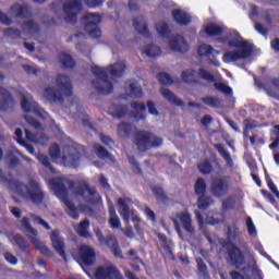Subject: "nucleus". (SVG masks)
<instances>
[{
    "mask_svg": "<svg viewBox=\"0 0 279 279\" xmlns=\"http://www.w3.org/2000/svg\"><path fill=\"white\" fill-rule=\"evenodd\" d=\"M24 71L28 74V75H38V73H40V69L32 66V65H23Z\"/></svg>",
    "mask_w": 279,
    "mask_h": 279,
    "instance_id": "obj_59",
    "label": "nucleus"
},
{
    "mask_svg": "<svg viewBox=\"0 0 279 279\" xmlns=\"http://www.w3.org/2000/svg\"><path fill=\"white\" fill-rule=\"evenodd\" d=\"M9 14L12 19H29L32 11L27 4L15 3L9 9Z\"/></svg>",
    "mask_w": 279,
    "mask_h": 279,
    "instance_id": "obj_18",
    "label": "nucleus"
},
{
    "mask_svg": "<svg viewBox=\"0 0 279 279\" xmlns=\"http://www.w3.org/2000/svg\"><path fill=\"white\" fill-rule=\"evenodd\" d=\"M14 106L12 94L3 87H0V110H8Z\"/></svg>",
    "mask_w": 279,
    "mask_h": 279,
    "instance_id": "obj_24",
    "label": "nucleus"
},
{
    "mask_svg": "<svg viewBox=\"0 0 279 279\" xmlns=\"http://www.w3.org/2000/svg\"><path fill=\"white\" fill-rule=\"evenodd\" d=\"M133 143L138 151H147L151 147H160L162 145V137H158L149 131H137L133 135Z\"/></svg>",
    "mask_w": 279,
    "mask_h": 279,
    "instance_id": "obj_7",
    "label": "nucleus"
},
{
    "mask_svg": "<svg viewBox=\"0 0 279 279\" xmlns=\"http://www.w3.org/2000/svg\"><path fill=\"white\" fill-rule=\"evenodd\" d=\"M181 77L183 82H186L187 84H193V82H197V72L189 69L182 72Z\"/></svg>",
    "mask_w": 279,
    "mask_h": 279,
    "instance_id": "obj_37",
    "label": "nucleus"
},
{
    "mask_svg": "<svg viewBox=\"0 0 279 279\" xmlns=\"http://www.w3.org/2000/svg\"><path fill=\"white\" fill-rule=\"evenodd\" d=\"M109 215H110L109 225L111 226V228H116V229L121 228V219H119V215H117V210L112 205L109 207Z\"/></svg>",
    "mask_w": 279,
    "mask_h": 279,
    "instance_id": "obj_33",
    "label": "nucleus"
},
{
    "mask_svg": "<svg viewBox=\"0 0 279 279\" xmlns=\"http://www.w3.org/2000/svg\"><path fill=\"white\" fill-rule=\"evenodd\" d=\"M51 190L54 195L62 199L66 206L68 215L72 217V219H80V214H77V208L75 205L69 199V191L76 195V197H82L84 202L87 204H97L100 197L95 189L89 187L88 183L83 182L78 185L69 179L65 178H54L50 180Z\"/></svg>",
    "mask_w": 279,
    "mask_h": 279,
    "instance_id": "obj_1",
    "label": "nucleus"
},
{
    "mask_svg": "<svg viewBox=\"0 0 279 279\" xmlns=\"http://www.w3.org/2000/svg\"><path fill=\"white\" fill-rule=\"evenodd\" d=\"M125 90L130 97H143V89L136 81H129L125 84Z\"/></svg>",
    "mask_w": 279,
    "mask_h": 279,
    "instance_id": "obj_27",
    "label": "nucleus"
},
{
    "mask_svg": "<svg viewBox=\"0 0 279 279\" xmlns=\"http://www.w3.org/2000/svg\"><path fill=\"white\" fill-rule=\"evenodd\" d=\"M131 108H133L132 116L135 121H143V119H145V105L141 102H132Z\"/></svg>",
    "mask_w": 279,
    "mask_h": 279,
    "instance_id": "obj_30",
    "label": "nucleus"
},
{
    "mask_svg": "<svg viewBox=\"0 0 279 279\" xmlns=\"http://www.w3.org/2000/svg\"><path fill=\"white\" fill-rule=\"evenodd\" d=\"M158 81L160 82V84H163L166 86H171V84L175 83L173 82V78H171V76L165 72L158 74Z\"/></svg>",
    "mask_w": 279,
    "mask_h": 279,
    "instance_id": "obj_47",
    "label": "nucleus"
},
{
    "mask_svg": "<svg viewBox=\"0 0 279 279\" xmlns=\"http://www.w3.org/2000/svg\"><path fill=\"white\" fill-rule=\"evenodd\" d=\"M85 154L86 149L80 144L65 145L62 149V162L64 167H78Z\"/></svg>",
    "mask_w": 279,
    "mask_h": 279,
    "instance_id": "obj_9",
    "label": "nucleus"
},
{
    "mask_svg": "<svg viewBox=\"0 0 279 279\" xmlns=\"http://www.w3.org/2000/svg\"><path fill=\"white\" fill-rule=\"evenodd\" d=\"M198 169L203 175H208V173L213 172V165H210V161L205 160L198 165Z\"/></svg>",
    "mask_w": 279,
    "mask_h": 279,
    "instance_id": "obj_45",
    "label": "nucleus"
},
{
    "mask_svg": "<svg viewBox=\"0 0 279 279\" xmlns=\"http://www.w3.org/2000/svg\"><path fill=\"white\" fill-rule=\"evenodd\" d=\"M102 245H107L109 250H111L113 256L116 258H123V254L121 253V247H119V242L117 241V236L110 234L105 239V242Z\"/></svg>",
    "mask_w": 279,
    "mask_h": 279,
    "instance_id": "obj_22",
    "label": "nucleus"
},
{
    "mask_svg": "<svg viewBox=\"0 0 279 279\" xmlns=\"http://www.w3.org/2000/svg\"><path fill=\"white\" fill-rule=\"evenodd\" d=\"M213 204H215V199H213L210 196L203 194L198 197L197 206L201 210H206V208L213 206Z\"/></svg>",
    "mask_w": 279,
    "mask_h": 279,
    "instance_id": "obj_36",
    "label": "nucleus"
},
{
    "mask_svg": "<svg viewBox=\"0 0 279 279\" xmlns=\"http://www.w3.org/2000/svg\"><path fill=\"white\" fill-rule=\"evenodd\" d=\"M94 149H95L98 158H102L104 160H106V158L109 160H114V157H112V155L110 153H108V150H106V148H104V146L96 144L94 146Z\"/></svg>",
    "mask_w": 279,
    "mask_h": 279,
    "instance_id": "obj_40",
    "label": "nucleus"
},
{
    "mask_svg": "<svg viewBox=\"0 0 279 279\" xmlns=\"http://www.w3.org/2000/svg\"><path fill=\"white\" fill-rule=\"evenodd\" d=\"M73 95V85L66 74H59L54 78V84L48 85L44 90V98L50 104H63L64 97Z\"/></svg>",
    "mask_w": 279,
    "mask_h": 279,
    "instance_id": "obj_5",
    "label": "nucleus"
},
{
    "mask_svg": "<svg viewBox=\"0 0 279 279\" xmlns=\"http://www.w3.org/2000/svg\"><path fill=\"white\" fill-rule=\"evenodd\" d=\"M226 28L221 25H217L215 23L208 24L205 26V33L208 36H219Z\"/></svg>",
    "mask_w": 279,
    "mask_h": 279,
    "instance_id": "obj_35",
    "label": "nucleus"
},
{
    "mask_svg": "<svg viewBox=\"0 0 279 279\" xmlns=\"http://www.w3.org/2000/svg\"><path fill=\"white\" fill-rule=\"evenodd\" d=\"M50 239L52 241V247L64 258V240L60 238V232L52 231Z\"/></svg>",
    "mask_w": 279,
    "mask_h": 279,
    "instance_id": "obj_25",
    "label": "nucleus"
},
{
    "mask_svg": "<svg viewBox=\"0 0 279 279\" xmlns=\"http://www.w3.org/2000/svg\"><path fill=\"white\" fill-rule=\"evenodd\" d=\"M130 204H132V199L130 198H118L119 214L126 221L130 222V219L134 217V213L130 210Z\"/></svg>",
    "mask_w": 279,
    "mask_h": 279,
    "instance_id": "obj_19",
    "label": "nucleus"
},
{
    "mask_svg": "<svg viewBox=\"0 0 279 279\" xmlns=\"http://www.w3.org/2000/svg\"><path fill=\"white\" fill-rule=\"evenodd\" d=\"M197 267H198V274L199 276H203V278H208V266L204 264V260L202 258H196Z\"/></svg>",
    "mask_w": 279,
    "mask_h": 279,
    "instance_id": "obj_43",
    "label": "nucleus"
},
{
    "mask_svg": "<svg viewBox=\"0 0 279 279\" xmlns=\"http://www.w3.org/2000/svg\"><path fill=\"white\" fill-rule=\"evenodd\" d=\"M228 256L234 265H243V253L232 243L227 244Z\"/></svg>",
    "mask_w": 279,
    "mask_h": 279,
    "instance_id": "obj_21",
    "label": "nucleus"
},
{
    "mask_svg": "<svg viewBox=\"0 0 279 279\" xmlns=\"http://www.w3.org/2000/svg\"><path fill=\"white\" fill-rule=\"evenodd\" d=\"M215 51L210 45L203 44L198 47V54L199 56H210Z\"/></svg>",
    "mask_w": 279,
    "mask_h": 279,
    "instance_id": "obj_51",
    "label": "nucleus"
},
{
    "mask_svg": "<svg viewBox=\"0 0 279 279\" xmlns=\"http://www.w3.org/2000/svg\"><path fill=\"white\" fill-rule=\"evenodd\" d=\"M100 141L101 143H104V145H114V142L112 141V138H110V136L100 134Z\"/></svg>",
    "mask_w": 279,
    "mask_h": 279,
    "instance_id": "obj_64",
    "label": "nucleus"
},
{
    "mask_svg": "<svg viewBox=\"0 0 279 279\" xmlns=\"http://www.w3.org/2000/svg\"><path fill=\"white\" fill-rule=\"evenodd\" d=\"M133 27L141 36H148L149 29L147 28V20L143 15L133 19Z\"/></svg>",
    "mask_w": 279,
    "mask_h": 279,
    "instance_id": "obj_26",
    "label": "nucleus"
},
{
    "mask_svg": "<svg viewBox=\"0 0 279 279\" xmlns=\"http://www.w3.org/2000/svg\"><path fill=\"white\" fill-rule=\"evenodd\" d=\"M4 258L10 263V265H16V263H19L16 256L12 255L10 252L4 253Z\"/></svg>",
    "mask_w": 279,
    "mask_h": 279,
    "instance_id": "obj_60",
    "label": "nucleus"
},
{
    "mask_svg": "<svg viewBox=\"0 0 279 279\" xmlns=\"http://www.w3.org/2000/svg\"><path fill=\"white\" fill-rule=\"evenodd\" d=\"M194 191L196 195H204L206 193V181L203 178H198L194 185Z\"/></svg>",
    "mask_w": 279,
    "mask_h": 279,
    "instance_id": "obj_42",
    "label": "nucleus"
},
{
    "mask_svg": "<svg viewBox=\"0 0 279 279\" xmlns=\"http://www.w3.org/2000/svg\"><path fill=\"white\" fill-rule=\"evenodd\" d=\"M153 193L154 195H156L159 202H165V199H167V195L165 194V191L162 190V187H158V186L153 187Z\"/></svg>",
    "mask_w": 279,
    "mask_h": 279,
    "instance_id": "obj_52",
    "label": "nucleus"
},
{
    "mask_svg": "<svg viewBox=\"0 0 279 279\" xmlns=\"http://www.w3.org/2000/svg\"><path fill=\"white\" fill-rule=\"evenodd\" d=\"M160 93H161L162 97H165V99H167L171 104H178V106H181L180 100H178V98L175 97V94H173L171 90L162 87L160 89Z\"/></svg>",
    "mask_w": 279,
    "mask_h": 279,
    "instance_id": "obj_41",
    "label": "nucleus"
},
{
    "mask_svg": "<svg viewBox=\"0 0 279 279\" xmlns=\"http://www.w3.org/2000/svg\"><path fill=\"white\" fill-rule=\"evenodd\" d=\"M156 29L158 34L162 36V38H167V36H169V25H167V23L165 22L157 23Z\"/></svg>",
    "mask_w": 279,
    "mask_h": 279,
    "instance_id": "obj_44",
    "label": "nucleus"
},
{
    "mask_svg": "<svg viewBox=\"0 0 279 279\" xmlns=\"http://www.w3.org/2000/svg\"><path fill=\"white\" fill-rule=\"evenodd\" d=\"M37 160L44 165V167H47L52 173L56 172V170L51 167V162H49V157L47 155L38 154L36 155Z\"/></svg>",
    "mask_w": 279,
    "mask_h": 279,
    "instance_id": "obj_48",
    "label": "nucleus"
},
{
    "mask_svg": "<svg viewBox=\"0 0 279 279\" xmlns=\"http://www.w3.org/2000/svg\"><path fill=\"white\" fill-rule=\"evenodd\" d=\"M31 219L34 223H37L38 226H41V228H45V230H51V226L47 221H45L40 216H36L34 214H31Z\"/></svg>",
    "mask_w": 279,
    "mask_h": 279,
    "instance_id": "obj_46",
    "label": "nucleus"
},
{
    "mask_svg": "<svg viewBox=\"0 0 279 279\" xmlns=\"http://www.w3.org/2000/svg\"><path fill=\"white\" fill-rule=\"evenodd\" d=\"M59 62L64 66L65 69H73L75 66V61L70 54L61 53L59 56Z\"/></svg>",
    "mask_w": 279,
    "mask_h": 279,
    "instance_id": "obj_39",
    "label": "nucleus"
},
{
    "mask_svg": "<svg viewBox=\"0 0 279 279\" xmlns=\"http://www.w3.org/2000/svg\"><path fill=\"white\" fill-rule=\"evenodd\" d=\"M0 23H2V25H12V17L8 16V14H5L4 12L0 11Z\"/></svg>",
    "mask_w": 279,
    "mask_h": 279,
    "instance_id": "obj_56",
    "label": "nucleus"
},
{
    "mask_svg": "<svg viewBox=\"0 0 279 279\" xmlns=\"http://www.w3.org/2000/svg\"><path fill=\"white\" fill-rule=\"evenodd\" d=\"M13 243H16V245L23 252H25V250H27V242H25V238L22 236L21 234H16L13 236Z\"/></svg>",
    "mask_w": 279,
    "mask_h": 279,
    "instance_id": "obj_49",
    "label": "nucleus"
},
{
    "mask_svg": "<svg viewBox=\"0 0 279 279\" xmlns=\"http://www.w3.org/2000/svg\"><path fill=\"white\" fill-rule=\"evenodd\" d=\"M78 256L84 265H93L95 263V250L86 244L81 245Z\"/></svg>",
    "mask_w": 279,
    "mask_h": 279,
    "instance_id": "obj_20",
    "label": "nucleus"
},
{
    "mask_svg": "<svg viewBox=\"0 0 279 279\" xmlns=\"http://www.w3.org/2000/svg\"><path fill=\"white\" fill-rule=\"evenodd\" d=\"M89 8L99 5L101 0H83ZM82 10V0H66L63 4V12L66 23L75 25L77 23V14Z\"/></svg>",
    "mask_w": 279,
    "mask_h": 279,
    "instance_id": "obj_8",
    "label": "nucleus"
},
{
    "mask_svg": "<svg viewBox=\"0 0 279 279\" xmlns=\"http://www.w3.org/2000/svg\"><path fill=\"white\" fill-rule=\"evenodd\" d=\"M25 236L28 239V241L40 252V254H44V256H51V251L47 245H45V242L40 241V236L38 235V230H36L34 227H32V223H29V218L24 217L20 221Z\"/></svg>",
    "mask_w": 279,
    "mask_h": 279,
    "instance_id": "obj_6",
    "label": "nucleus"
},
{
    "mask_svg": "<svg viewBox=\"0 0 279 279\" xmlns=\"http://www.w3.org/2000/svg\"><path fill=\"white\" fill-rule=\"evenodd\" d=\"M199 76L202 77V80H205L206 82H215V76H213V74H210V72L201 69L199 70Z\"/></svg>",
    "mask_w": 279,
    "mask_h": 279,
    "instance_id": "obj_54",
    "label": "nucleus"
},
{
    "mask_svg": "<svg viewBox=\"0 0 279 279\" xmlns=\"http://www.w3.org/2000/svg\"><path fill=\"white\" fill-rule=\"evenodd\" d=\"M215 148L220 154V156H222L223 160H226L227 166H229L230 168L234 167V161L232 160L230 153H228V150H226V148H223V145L215 144Z\"/></svg>",
    "mask_w": 279,
    "mask_h": 279,
    "instance_id": "obj_32",
    "label": "nucleus"
},
{
    "mask_svg": "<svg viewBox=\"0 0 279 279\" xmlns=\"http://www.w3.org/2000/svg\"><path fill=\"white\" fill-rule=\"evenodd\" d=\"M143 53L147 56V58H158L162 53V50L155 44H148L143 48Z\"/></svg>",
    "mask_w": 279,
    "mask_h": 279,
    "instance_id": "obj_31",
    "label": "nucleus"
},
{
    "mask_svg": "<svg viewBox=\"0 0 279 279\" xmlns=\"http://www.w3.org/2000/svg\"><path fill=\"white\" fill-rule=\"evenodd\" d=\"M172 16L179 25H189L191 23V15L180 9L173 10Z\"/></svg>",
    "mask_w": 279,
    "mask_h": 279,
    "instance_id": "obj_29",
    "label": "nucleus"
},
{
    "mask_svg": "<svg viewBox=\"0 0 279 279\" xmlns=\"http://www.w3.org/2000/svg\"><path fill=\"white\" fill-rule=\"evenodd\" d=\"M220 40L233 49L225 52L222 57L223 62H239V60H247L252 56V44L245 41L236 31H230Z\"/></svg>",
    "mask_w": 279,
    "mask_h": 279,
    "instance_id": "obj_3",
    "label": "nucleus"
},
{
    "mask_svg": "<svg viewBox=\"0 0 279 279\" xmlns=\"http://www.w3.org/2000/svg\"><path fill=\"white\" fill-rule=\"evenodd\" d=\"M24 132L27 141L34 143L35 145H47V143H49V137L46 136L45 133L34 134L27 129H25Z\"/></svg>",
    "mask_w": 279,
    "mask_h": 279,
    "instance_id": "obj_23",
    "label": "nucleus"
},
{
    "mask_svg": "<svg viewBox=\"0 0 279 279\" xmlns=\"http://www.w3.org/2000/svg\"><path fill=\"white\" fill-rule=\"evenodd\" d=\"M201 101H203L205 106H209V108H221V98L215 96H205L201 98Z\"/></svg>",
    "mask_w": 279,
    "mask_h": 279,
    "instance_id": "obj_34",
    "label": "nucleus"
},
{
    "mask_svg": "<svg viewBox=\"0 0 279 279\" xmlns=\"http://www.w3.org/2000/svg\"><path fill=\"white\" fill-rule=\"evenodd\" d=\"M135 131L136 126L125 122L118 125V136H120V138H130V136L134 134Z\"/></svg>",
    "mask_w": 279,
    "mask_h": 279,
    "instance_id": "obj_28",
    "label": "nucleus"
},
{
    "mask_svg": "<svg viewBox=\"0 0 279 279\" xmlns=\"http://www.w3.org/2000/svg\"><path fill=\"white\" fill-rule=\"evenodd\" d=\"M21 29L12 27L5 28L3 31V36H5V38H21L23 34H28L29 36L35 37L40 36V26H38V23L34 20L24 21L21 24Z\"/></svg>",
    "mask_w": 279,
    "mask_h": 279,
    "instance_id": "obj_10",
    "label": "nucleus"
},
{
    "mask_svg": "<svg viewBox=\"0 0 279 279\" xmlns=\"http://www.w3.org/2000/svg\"><path fill=\"white\" fill-rule=\"evenodd\" d=\"M232 208H234V198L228 197L222 201V210H230Z\"/></svg>",
    "mask_w": 279,
    "mask_h": 279,
    "instance_id": "obj_55",
    "label": "nucleus"
},
{
    "mask_svg": "<svg viewBox=\"0 0 279 279\" xmlns=\"http://www.w3.org/2000/svg\"><path fill=\"white\" fill-rule=\"evenodd\" d=\"M169 48L177 53H186L189 51V44L184 40L182 35H177L170 37Z\"/></svg>",
    "mask_w": 279,
    "mask_h": 279,
    "instance_id": "obj_17",
    "label": "nucleus"
},
{
    "mask_svg": "<svg viewBox=\"0 0 279 279\" xmlns=\"http://www.w3.org/2000/svg\"><path fill=\"white\" fill-rule=\"evenodd\" d=\"M172 221L180 239H184V236L182 235V229L180 228V223L183 230H185V232H187L190 236H194L195 226L193 225V218H191V214H189L187 211L178 213L175 217L172 218Z\"/></svg>",
    "mask_w": 279,
    "mask_h": 279,
    "instance_id": "obj_11",
    "label": "nucleus"
},
{
    "mask_svg": "<svg viewBox=\"0 0 279 279\" xmlns=\"http://www.w3.org/2000/svg\"><path fill=\"white\" fill-rule=\"evenodd\" d=\"M25 121L34 128L35 130H43V125L36 121V119L32 118L31 116H25Z\"/></svg>",
    "mask_w": 279,
    "mask_h": 279,
    "instance_id": "obj_53",
    "label": "nucleus"
},
{
    "mask_svg": "<svg viewBox=\"0 0 279 279\" xmlns=\"http://www.w3.org/2000/svg\"><path fill=\"white\" fill-rule=\"evenodd\" d=\"M214 86L217 90L223 93V95H232V88L223 83H215Z\"/></svg>",
    "mask_w": 279,
    "mask_h": 279,
    "instance_id": "obj_50",
    "label": "nucleus"
},
{
    "mask_svg": "<svg viewBox=\"0 0 279 279\" xmlns=\"http://www.w3.org/2000/svg\"><path fill=\"white\" fill-rule=\"evenodd\" d=\"M246 226H247L248 234L251 236H254V234H256V227L254 226L252 218L246 219Z\"/></svg>",
    "mask_w": 279,
    "mask_h": 279,
    "instance_id": "obj_58",
    "label": "nucleus"
},
{
    "mask_svg": "<svg viewBox=\"0 0 279 279\" xmlns=\"http://www.w3.org/2000/svg\"><path fill=\"white\" fill-rule=\"evenodd\" d=\"M85 32L92 38H99L101 36V29L97 25L101 23V17L95 13H87L84 17Z\"/></svg>",
    "mask_w": 279,
    "mask_h": 279,
    "instance_id": "obj_12",
    "label": "nucleus"
},
{
    "mask_svg": "<svg viewBox=\"0 0 279 279\" xmlns=\"http://www.w3.org/2000/svg\"><path fill=\"white\" fill-rule=\"evenodd\" d=\"M49 151L51 158H60V146H58V144H53L52 146H50Z\"/></svg>",
    "mask_w": 279,
    "mask_h": 279,
    "instance_id": "obj_57",
    "label": "nucleus"
},
{
    "mask_svg": "<svg viewBox=\"0 0 279 279\" xmlns=\"http://www.w3.org/2000/svg\"><path fill=\"white\" fill-rule=\"evenodd\" d=\"M89 226L90 222L88 220L81 221V223L76 227L77 234H80V236L88 239L90 236V234L88 233Z\"/></svg>",
    "mask_w": 279,
    "mask_h": 279,
    "instance_id": "obj_38",
    "label": "nucleus"
},
{
    "mask_svg": "<svg viewBox=\"0 0 279 279\" xmlns=\"http://www.w3.org/2000/svg\"><path fill=\"white\" fill-rule=\"evenodd\" d=\"M21 106L24 112H33L40 119H47V117H49L45 109L40 108V106H38L36 102L27 101V98L25 96L21 100Z\"/></svg>",
    "mask_w": 279,
    "mask_h": 279,
    "instance_id": "obj_15",
    "label": "nucleus"
},
{
    "mask_svg": "<svg viewBox=\"0 0 279 279\" xmlns=\"http://www.w3.org/2000/svg\"><path fill=\"white\" fill-rule=\"evenodd\" d=\"M147 108H148L149 114H153L154 117H158V109H156V105H154V102L148 101Z\"/></svg>",
    "mask_w": 279,
    "mask_h": 279,
    "instance_id": "obj_62",
    "label": "nucleus"
},
{
    "mask_svg": "<svg viewBox=\"0 0 279 279\" xmlns=\"http://www.w3.org/2000/svg\"><path fill=\"white\" fill-rule=\"evenodd\" d=\"M123 275L117 269V266L112 264H105L97 268L96 279H121Z\"/></svg>",
    "mask_w": 279,
    "mask_h": 279,
    "instance_id": "obj_13",
    "label": "nucleus"
},
{
    "mask_svg": "<svg viewBox=\"0 0 279 279\" xmlns=\"http://www.w3.org/2000/svg\"><path fill=\"white\" fill-rule=\"evenodd\" d=\"M229 189L230 185L226 179L217 178L211 181L209 191L214 197H223V195H228Z\"/></svg>",
    "mask_w": 279,
    "mask_h": 279,
    "instance_id": "obj_14",
    "label": "nucleus"
},
{
    "mask_svg": "<svg viewBox=\"0 0 279 279\" xmlns=\"http://www.w3.org/2000/svg\"><path fill=\"white\" fill-rule=\"evenodd\" d=\"M0 180L4 182L7 186L11 191H13V193H17V195H21V197L31 199L33 204H43L45 199V193L43 192V189H40V184H38L36 180L29 179L28 185H25L21 181H16L15 179L5 180L3 171L1 170Z\"/></svg>",
    "mask_w": 279,
    "mask_h": 279,
    "instance_id": "obj_4",
    "label": "nucleus"
},
{
    "mask_svg": "<svg viewBox=\"0 0 279 279\" xmlns=\"http://www.w3.org/2000/svg\"><path fill=\"white\" fill-rule=\"evenodd\" d=\"M227 239L229 243L235 241L240 245V247H244L247 254H252V252H250V248H247V243H245V240L239 236V227L236 225H231L228 227Z\"/></svg>",
    "mask_w": 279,
    "mask_h": 279,
    "instance_id": "obj_16",
    "label": "nucleus"
},
{
    "mask_svg": "<svg viewBox=\"0 0 279 279\" xmlns=\"http://www.w3.org/2000/svg\"><path fill=\"white\" fill-rule=\"evenodd\" d=\"M254 27L258 34H262V36H267V28H265V26H263L260 23H255Z\"/></svg>",
    "mask_w": 279,
    "mask_h": 279,
    "instance_id": "obj_63",
    "label": "nucleus"
},
{
    "mask_svg": "<svg viewBox=\"0 0 279 279\" xmlns=\"http://www.w3.org/2000/svg\"><path fill=\"white\" fill-rule=\"evenodd\" d=\"M126 69L128 65H125V62H118L109 68L93 66L92 73L96 76V80L93 81L94 88L100 93V95H110V93L114 90L112 81H114L116 77H121Z\"/></svg>",
    "mask_w": 279,
    "mask_h": 279,
    "instance_id": "obj_2",
    "label": "nucleus"
},
{
    "mask_svg": "<svg viewBox=\"0 0 279 279\" xmlns=\"http://www.w3.org/2000/svg\"><path fill=\"white\" fill-rule=\"evenodd\" d=\"M254 128H258V124L256 123V121H254V120H245L244 121L245 130H248L251 132V130H254Z\"/></svg>",
    "mask_w": 279,
    "mask_h": 279,
    "instance_id": "obj_61",
    "label": "nucleus"
}]
</instances>
